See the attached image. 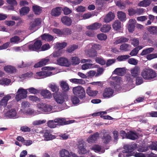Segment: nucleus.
<instances>
[{
  "label": "nucleus",
  "instance_id": "obj_1",
  "mask_svg": "<svg viewBox=\"0 0 157 157\" xmlns=\"http://www.w3.org/2000/svg\"><path fill=\"white\" fill-rule=\"evenodd\" d=\"M136 146V145L135 144L125 145L123 147L124 150L122 151L123 153H127L126 157L133 155L136 157H145V155L143 153L132 151Z\"/></svg>",
  "mask_w": 157,
  "mask_h": 157
},
{
  "label": "nucleus",
  "instance_id": "obj_2",
  "mask_svg": "<svg viewBox=\"0 0 157 157\" xmlns=\"http://www.w3.org/2000/svg\"><path fill=\"white\" fill-rule=\"evenodd\" d=\"M141 75L144 79L151 80L156 77L157 73L152 69L145 68L142 71Z\"/></svg>",
  "mask_w": 157,
  "mask_h": 157
},
{
  "label": "nucleus",
  "instance_id": "obj_3",
  "mask_svg": "<svg viewBox=\"0 0 157 157\" xmlns=\"http://www.w3.org/2000/svg\"><path fill=\"white\" fill-rule=\"evenodd\" d=\"M73 94L78 97L80 99H82L86 97V93L84 89L81 86H78L73 88Z\"/></svg>",
  "mask_w": 157,
  "mask_h": 157
},
{
  "label": "nucleus",
  "instance_id": "obj_4",
  "mask_svg": "<svg viewBox=\"0 0 157 157\" xmlns=\"http://www.w3.org/2000/svg\"><path fill=\"white\" fill-rule=\"evenodd\" d=\"M27 90L20 88L18 89L15 96L17 101H19L22 99L25 98L27 97Z\"/></svg>",
  "mask_w": 157,
  "mask_h": 157
},
{
  "label": "nucleus",
  "instance_id": "obj_5",
  "mask_svg": "<svg viewBox=\"0 0 157 157\" xmlns=\"http://www.w3.org/2000/svg\"><path fill=\"white\" fill-rule=\"evenodd\" d=\"M112 79L113 81L110 82V86L112 87H113L115 90H119L121 88L120 85L121 78L117 76L113 77Z\"/></svg>",
  "mask_w": 157,
  "mask_h": 157
},
{
  "label": "nucleus",
  "instance_id": "obj_6",
  "mask_svg": "<svg viewBox=\"0 0 157 157\" xmlns=\"http://www.w3.org/2000/svg\"><path fill=\"white\" fill-rule=\"evenodd\" d=\"M42 42L41 40H36L33 44H31L28 46V48L31 51H38L41 49Z\"/></svg>",
  "mask_w": 157,
  "mask_h": 157
},
{
  "label": "nucleus",
  "instance_id": "obj_7",
  "mask_svg": "<svg viewBox=\"0 0 157 157\" xmlns=\"http://www.w3.org/2000/svg\"><path fill=\"white\" fill-rule=\"evenodd\" d=\"M53 96L55 100L58 103L61 104L63 103L65 101V95L62 93H53Z\"/></svg>",
  "mask_w": 157,
  "mask_h": 157
},
{
  "label": "nucleus",
  "instance_id": "obj_8",
  "mask_svg": "<svg viewBox=\"0 0 157 157\" xmlns=\"http://www.w3.org/2000/svg\"><path fill=\"white\" fill-rule=\"evenodd\" d=\"M99 137V134L96 132L93 135H90L86 139V141L89 144H92L96 143Z\"/></svg>",
  "mask_w": 157,
  "mask_h": 157
},
{
  "label": "nucleus",
  "instance_id": "obj_9",
  "mask_svg": "<svg viewBox=\"0 0 157 157\" xmlns=\"http://www.w3.org/2000/svg\"><path fill=\"white\" fill-rule=\"evenodd\" d=\"M39 109L46 113H49L52 110V106L46 104L41 103L38 105Z\"/></svg>",
  "mask_w": 157,
  "mask_h": 157
},
{
  "label": "nucleus",
  "instance_id": "obj_10",
  "mask_svg": "<svg viewBox=\"0 0 157 157\" xmlns=\"http://www.w3.org/2000/svg\"><path fill=\"white\" fill-rule=\"evenodd\" d=\"M101 139L103 140V143L105 144H108L111 140V137L109 133L105 130L101 132Z\"/></svg>",
  "mask_w": 157,
  "mask_h": 157
},
{
  "label": "nucleus",
  "instance_id": "obj_11",
  "mask_svg": "<svg viewBox=\"0 0 157 157\" xmlns=\"http://www.w3.org/2000/svg\"><path fill=\"white\" fill-rule=\"evenodd\" d=\"M78 152L80 154H84L87 152L86 150L84 147L85 142L83 140H79L78 142Z\"/></svg>",
  "mask_w": 157,
  "mask_h": 157
},
{
  "label": "nucleus",
  "instance_id": "obj_12",
  "mask_svg": "<svg viewBox=\"0 0 157 157\" xmlns=\"http://www.w3.org/2000/svg\"><path fill=\"white\" fill-rule=\"evenodd\" d=\"M57 62L58 64L61 66L69 67L70 63L67 59L64 57H60L57 59Z\"/></svg>",
  "mask_w": 157,
  "mask_h": 157
},
{
  "label": "nucleus",
  "instance_id": "obj_13",
  "mask_svg": "<svg viewBox=\"0 0 157 157\" xmlns=\"http://www.w3.org/2000/svg\"><path fill=\"white\" fill-rule=\"evenodd\" d=\"M131 75L134 78L139 76L140 73V67L138 66H135L130 70Z\"/></svg>",
  "mask_w": 157,
  "mask_h": 157
},
{
  "label": "nucleus",
  "instance_id": "obj_14",
  "mask_svg": "<svg viewBox=\"0 0 157 157\" xmlns=\"http://www.w3.org/2000/svg\"><path fill=\"white\" fill-rule=\"evenodd\" d=\"M114 93V90L110 87L106 88L104 90L103 96L105 98H109L112 97Z\"/></svg>",
  "mask_w": 157,
  "mask_h": 157
},
{
  "label": "nucleus",
  "instance_id": "obj_15",
  "mask_svg": "<svg viewBox=\"0 0 157 157\" xmlns=\"http://www.w3.org/2000/svg\"><path fill=\"white\" fill-rule=\"evenodd\" d=\"M55 122L57 123L59 125H66L72 123L71 121H66L65 118H59L55 119Z\"/></svg>",
  "mask_w": 157,
  "mask_h": 157
},
{
  "label": "nucleus",
  "instance_id": "obj_16",
  "mask_svg": "<svg viewBox=\"0 0 157 157\" xmlns=\"http://www.w3.org/2000/svg\"><path fill=\"white\" fill-rule=\"evenodd\" d=\"M62 11V7H57L51 10V15L55 17H58L61 14Z\"/></svg>",
  "mask_w": 157,
  "mask_h": 157
},
{
  "label": "nucleus",
  "instance_id": "obj_17",
  "mask_svg": "<svg viewBox=\"0 0 157 157\" xmlns=\"http://www.w3.org/2000/svg\"><path fill=\"white\" fill-rule=\"evenodd\" d=\"M61 20L62 22L64 25L67 26H70L71 25L72 22V20L68 16H63L61 18Z\"/></svg>",
  "mask_w": 157,
  "mask_h": 157
},
{
  "label": "nucleus",
  "instance_id": "obj_18",
  "mask_svg": "<svg viewBox=\"0 0 157 157\" xmlns=\"http://www.w3.org/2000/svg\"><path fill=\"white\" fill-rule=\"evenodd\" d=\"M138 138L137 133L135 131H129L127 132V139L134 140L137 139Z\"/></svg>",
  "mask_w": 157,
  "mask_h": 157
},
{
  "label": "nucleus",
  "instance_id": "obj_19",
  "mask_svg": "<svg viewBox=\"0 0 157 157\" xmlns=\"http://www.w3.org/2000/svg\"><path fill=\"white\" fill-rule=\"evenodd\" d=\"M115 17L114 13L109 12L104 18V21L106 23H109L113 20Z\"/></svg>",
  "mask_w": 157,
  "mask_h": 157
},
{
  "label": "nucleus",
  "instance_id": "obj_20",
  "mask_svg": "<svg viewBox=\"0 0 157 157\" xmlns=\"http://www.w3.org/2000/svg\"><path fill=\"white\" fill-rule=\"evenodd\" d=\"M49 61L50 59H43L40 61L35 64L34 67L35 68L41 67L46 65Z\"/></svg>",
  "mask_w": 157,
  "mask_h": 157
},
{
  "label": "nucleus",
  "instance_id": "obj_21",
  "mask_svg": "<svg viewBox=\"0 0 157 157\" xmlns=\"http://www.w3.org/2000/svg\"><path fill=\"white\" fill-rule=\"evenodd\" d=\"M59 84L63 92H67L69 91L70 90L69 86L66 81H62L60 82Z\"/></svg>",
  "mask_w": 157,
  "mask_h": 157
},
{
  "label": "nucleus",
  "instance_id": "obj_22",
  "mask_svg": "<svg viewBox=\"0 0 157 157\" xmlns=\"http://www.w3.org/2000/svg\"><path fill=\"white\" fill-rule=\"evenodd\" d=\"M17 112L14 109L8 111L5 114V116L7 118H13L16 116Z\"/></svg>",
  "mask_w": 157,
  "mask_h": 157
},
{
  "label": "nucleus",
  "instance_id": "obj_23",
  "mask_svg": "<svg viewBox=\"0 0 157 157\" xmlns=\"http://www.w3.org/2000/svg\"><path fill=\"white\" fill-rule=\"evenodd\" d=\"M136 22V21L135 19H131L129 20L128 29L130 32H132L134 31L135 24Z\"/></svg>",
  "mask_w": 157,
  "mask_h": 157
},
{
  "label": "nucleus",
  "instance_id": "obj_24",
  "mask_svg": "<svg viewBox=\"0 0 157 157\" xmlns=\"http://www.w3.org/2000/svg\"><path fill=\"white\" fill-rule=\"evenodd\" d=\"M50 131L48 130H46L45 132H44L43 135V137L46 140H51L56 138L55 136L54 135H52L50 133Z\"/></svg>",
  "mask_w": 157,
  "mask_h": 157
},
{
  "label": "nucleus",
  "instance_id": "obj_25",
  "mask_svg": "<svg viewBox=\"0 0 157 157\" xmlns=\"http://www.w3.org/2000/svg\"><path fill=\"white\" fill-rule=\"evenodd\" d=\"M128 40V38L125 37L124 36H122L117 38L114 42V44L115 45H117L119 44L127 42Z\"/></svg>",
  "mask_w": 157,
  "mask_h": 157
},
{
  "label": "nucleus",
  "instance_id": "obj_26",
  "mask_svg": "<svg viewBox=\"0 0 157 157\" xmlns=\"http://www.w3.org/2000/svg\"><path fill=\"white\" fill-rule=\"evenodd\" d=\"M40 94L44 98L50 99L52 97L51 92L47 90H42Z\"/></svg>",
  "mask_w": 157,
  "mask_h": 157
},
{
  "label": "nucleus",
  "instance_id": "obj_27",
  "mask_svg": "<svg viewBox=\"0 0 157 157\" xmlns=\"http://www.w3.org/2000/svg\"><path fill=\"white\" fill-rule=\"evenodd\" d=\"M11 98V96L9 95L4 97L0 101V105L5 107L7 105L8 101Z\"/></svg>",
  "mask_w": 157,
  "mask_h": 157
},
{
  "label": "nucleus",
  "instance_id": "obj_28",
  "mask_svg": "<svg viewBox=\"0 0 157 157\" xmlns=\"http://www.w3.org/2000/svg\"><path fill=\"white\" fill-rule=\"evenodd\" d=\"M4 70L8 73H12L16 71V69L15 67L11 65H7L4 67Z\"/></svg>",
  "mask_w": 157,
  "mask_h": 157
},
{
  "label": "nucleus",
  "instance_id": "obj_29",
  "mask_svg": "<svg viewBox=\"0 0 157 157\" xmlns=\"http://www.w3.org/2000/svg\"><path fill=\"white\" fill-rule=\"evenodd\" d=\"M147 30L150 34L157 35V26H149L147 27Z\"/></svg>",
  "mask_w": 157,
  "mask_h": 157
},
{
  "label": "nucleus",
  "instance_id": "obj_30",
  "mask_svg": "<svg viewBox=\"0 0 157 157\" xmlns=\"http://www.w3.org/2000/svg\"><path fill=\"white\" fill-rule=\"evenodd\" d=\"M151 3V0H144L139 2L137 5L140 7H147L149 6Z\"/></svg>",
  "mask_w": 157,
  "mask_h": 157
},
{
  "label": "nucleus",
  "instance_id": "obj_31",
  "mask_svg": "<svg viewBox=\"0 0 157 157\" xmlns=\"http://www.w3.org/2000/svg\"><path fill=\"white\" fill-rule=\"evenodd\" d=\"M113 28L116 30H120L121 28V23L119 20L115 21L112 24Z\"/></svg>",
  "mask_w": 157,
  "mask_h": 157
},
{
  "label": "nucleus",
  "instance_id": "obj_32",
  "mask_svg": "<svg viewBox=\"0 0 157 157\" xmlns=\"http://www.w3.org/2000/svg\"><path fill=\"white\" fill-rule=\"evenodd\" d=\"M117 15L118 19L121 21H126V15L124 12L119 11L117 12Z\"/></svg>",
  "mask_w": 157,
  "mask_h": 157
},
{
  "label": "nucleus",
  "instance_id": "obj_33",
  "mask_svg": "<svg viewBox=\"0 0 157 157\" xmlns=\"http://www.w3.org/2000/svg\"><path fill=\"white\" fill-rule=\"evenodd\" d=\"M32 9L35 14L36 15H39L42 11L41 7L37 5L33 6Z\"/></svg>",
  "mask_w": 157,
  "mask_h": 157
},
{
  "label": "nucleus",
  "instance_id": "obj_34",
  "mask_svg": "<svg viewBox=\"0 0 157 157\" xmlns=\"http://www.w3.org/2000/svg\"><path fill=\"white\" fill-rule=\"evenodd\" d=\"M101 25V24L98 23H95L87 27V28L89 29L96 30L99 28Z\"/></svg>",
  "mask_w": 157,
  "mask_h": 157
},
{
  "label": "nucleus",
  "instance_id": "obj_35",
  "mask_svg": "<svg viewBox=\"0 0 157 157\" xmlns=\"http://www.w3.org/2000/svg\"><path fill=\"white\" fill-rule=\"evenodd\" d=\"M116 6L121 10L125 9L126 6V2H123L121 0L117 1L116 2Z\"/></svg>",
  "mask_w": 157,
  "mask_h": 157
},
{
  "label": "nucleus",
  "instance_id": "obj_36",
  "mask_svg": "<svg viewBox=\"0 0 157 157\" xmlns=\"http://www.w3.org/2000/svg\"><path fill=\"white\" fill-rule=\"evenodd\" d=\"M61 157H72L68 151L65 149L62 150L60 152Z\"/></svg>",
  "mask_w": 157,
  "mask_h": 157
},
{
  "label": "nucleus",
  "instance_id": "obj_37",
  "mask_svg": "<svg viewBox=\"0 0 157 157\" xmlns=\"http://www.w3.org/2000/svg\"><path fill=\"white\" fill-rule=\"evenodd\" d=\"M49 87L53 92H55V93H58V92L59 90V86L56 84H50Z\"/></svg>",
  "mask_w": 157,
  "mask_h": 157
},
{
  "label": "nucleus",
  "instance_id": "obj_38",
  "mask_svg": "<svg viewBox=\"0 0 157 157\" xmlns=\"http://www.w3.org/2000/svg\"><path fill=\"white\" fill-rule=\"evenodd\" d=\"M42 40H47L51 41L53 39V37L48 34H44L41 36Z\"/></svg>",
  "mask_w": 157,
  "mask_h": 157
},
{
  "label": "nucleus",
  "instance_id": "obj_39",
  "mask_svg": "<svg viewBox=\"0 0 157 157\" xmlns=\"http://www.w3.org/2000/svg\"><path fill=\"white\" fill-rule=\"evenodd\" d=\"M70 81L73 83L79 84H83L85 83V81L82 79L77 78H71L70 80Z\"/></svg>",
  "mask_w": 157,
  "mask_h": 157
},
{
  "label": "nucleus",
  "instance_id": "obj_40",
  "mask_svg": "<svg viewBox=\"0 0 157 157\" xmlns=\"http://www.w3.org/2000/svg\"><path fill=\"white\" fill-rule=\"evenodd\" d=\"M87 94L90 96H95L98 93V91L96 90L94 91L91 90L90 87H88L86 90Z\"/></svg>",
  "mask_w": 157,
  "mask_h": 157
},
{
  "label": "nucleus",
  "instance_id": "obj_41",
  "mask_svg": "<svg viewBox=\"0 0 157 157\" xmlns=\"http://www.w3.org/2000/svg\"><path fill=\"white\" fill-rule=\"evenodd\" d=\"M130 45L128 44L124 43L121 45L120 48V50L121 51L126 52L130 50Z\"/></svg>",
  "mask_w": 157,
  "mask_h": 157
},
{
  "label": "nucleus",
  "instance_id": "obj_42",
  "mask_svg": "<svg viewBox=\"0 0 157 157\" xmlns=\"http://www.w3.org/2000/svg\"><path fill=\"white\" fill-rule=\"evenodd\" d=\"M154 49V48L152 47L147 48L142 51V52L140 54V55L142 56H143L147 55L149 53L152 52Z\"/></svg>",
  "mask_w": 157,
  "mask_h": 157
},
{
  "label": "nucleus",
  "instance_id": "obj_43",
  "mask_svg": "<svg viewBox=\"0 0 157 157\" xmlns=\"http://www.w3.org/2000/svg\"><path fill=\"white\" fill-rule=\"evenodd\" d=\"M111 29L110 25H104L101 28L100 30L103 33L108 32Z\"/></svg>",
  "mask_w": 157,
  "mask_h": 157
},
{
  "label": "nucleus",
  "instance_id": "obj_44",
  "mask_svg": "<svg viewBox=\"0 0 157 157\" xmlns=\"http://www.w3.org/2000/svg\"><path fill=\"white\" fill-rule=\"evenodd\" d=\"M30 10L29 8L28 7H22L20 11L21 15H25L28 13Z\"/></svg>",
  "mask_w": 157,
  "mask_h": 157
},
{
  "label": "nucleus",
  "instance_id": "obj_45",
  "mask_svg": "<svg viewBox=\"0 0 157 157\" xmlns=\"http://www.w3.org/2000/svg\"><path fill=\"white\" fill-rule=\"evenodd\" d=\"M114 74L119 76H123L124 74V71L122 68H116L113 71Z\"/></svg>",
  "mask_w": 157,
  "mask_h": 157
},
{
  "label": "nucleus",
  "instance_id": "obj_46",
  "mask_svg": "<svg viewBox=\"0 0 157 157\" xmlns=\"http://www.w3.org/2000/svg\"><path fill=\"white\" fill-rule=\"evenodd\" d=\"M91 149L96 152H99L101 151V146L98 144H95L92 147Z\"/></svg>",
  "mask_w": 157,
  "mask_h": 157
},
{
  "label": "nucleus",
  "instance_id": "obj_47",
  "mask_svg": "<svg viewBox=\"0 0 157 157\" xmlns=\"http://www.w3.org/2000/svg\"><path fill=\"white\" fill-rule=\"evenodd\" d=\"M20 40V38L19 36H15L10 39V41L12 43L18 44Z\"/></svg>",
  "mask_w": 157,
  "mask_h": 157
},
{
  "label": "nucleus",
  "instance_id": "obj_48",
  "mask_svg": "<svg viewBox=\"0 0 157 157\" xmlns=\"http://www.w3.org/2000/svg\"><path fill=\"white\" fill-rule=\"evenodd\" d=\"M71 61L73 65H75L78 64L80 63V59L77 57H71Z\"/></svg>",
  "mask_w": 157,
  "mask_h": 157
},
{
  "label": "nucleus",
  "instance_id": "obj_49",
  "mask_svg": "<svg viewBox=\"0 0 157 157\" xmlns=\"http://www.w3.org/2000/svg\"><path fill=\"white\" fill-rule=\"evenodd\" d=\"M62 36L70 35L72 33L71 29L68 28H65L62 30Z\"/></svg>",
  "mask_w": 157,
  "mask_h": 157
},
{
  "label": "nucleus",
  "instance_id": "obj_50",
  "mask_svg": "<svg viewBox=\"0 0 157 157\" xmlns=\"http://www.w3.org/2000/svg\"><path fill=\"white\" fill-rule=\"evenodd\" d=\"M10 82V80L7 78H3L0 80V84L2 85H8Z\"/></svg>",
  "mask_w": 157,
  "mask_h": 157
},
{
  "label": "nucleus",
  "instance_id": "obj_51",
  "mask_svg": "<svg viewBox=\"0 0 157 157\" xmlns=\"http://www.w3.org/2000/svg\"><path fill=\"white\" fill-rule=\"evenodd\" d=\"M130 57L128 55H124L119 56L117 58L118 61H121L125 60Z\"/></svg>",
  "mask_w": 157,
  "mask_h": 157
},
{
  "label": "nucleus",
  "instance_id": "obj_52",
  "mask_svg": "<svg viewBox=\"0 0 157 157\" xmlns=\"http://www.w3.org/2000/svg\"><path fill=\"white\" fill-rule=\"evenodd\" d=\"M67 45V43L65 42L62 43H57L56 44V47L59 48V49H61L64 48Z\"/></svg>",
  "mask_w": 157,
  "mask_h": 157
},
{
  "label": "nucleus",
  "instance_id": "obj_53",
  "mask_svg": "<svg viewBox=\"0 0 157 157\" xmlns=\"http://www.w3.org/2000/svg\"><path fill=\"white\" fill-rule=\"evenodd\" d=\"M63 52V50L59 49L58 50L52 53V56L56 58L61 56L62 53Z\"/></svg>",
  "mask_w": 157,
  "mask_h": 157
},
{
  "label": "nucleus",
  "instance_id": "obj_54",
  "mask_svg": "<svg viewBox=\"0 0 157 157\" xmlns=\"http://www.w3.org/2000/svg\"><path fill=\"white\" fill-rule=\"evenodd\" d=\"M55 120H50L47 122V125L48 127L51 128H54L56 127L57 124H55Z\"/></svg>",
  "mask_w": 157,
  "mask_h": 157
},
{
  "label": "nucleus",
  "instance_id": "obj_55",
  "mask_svg": "<svg viewBox=\"0 0 157 157\" xmlns=\"http://www.w3.org/2000/svg\"><path fill=\"white\" fill-rule=\"evenodd\" d=\"M78 46L75 44H73L70 47H69L67 49V51L71 53L74 51L75 49L78 48Z\"/></svg>",
  "mask_w": 157,
  "mask_h": 157
},
{
  "label": "nucleus",
  "instance_id": "obj_56",
  "mask_svg": "<svg viewBox=\"0 0 157 157\" xmlns=\"http://www.w3.org/2000/svg\"><path fill=\"white\" fill-rule=\"evenodd\" d=\"M44 71H41L36 73L35 77L38 79L44 78Z\"/></svg>",
  "mask_w": 157,
  "mask_h": 157
},
{
  "label": "nucleus",
  "instance_id": "obj_57",
  "mask_svg": "<svg viewBox=\"0 0 157 157\" xmlns=\"http://www.w3.org/2000/svg\"><path fill=\"white\" fill-rule=\"evenodd\" d=\"M78 98V97L75 95L72 97L71 100L73 104L75 105L79 103L80 101Z\"/></svg>",
  "mask_w": 157,
  "mask_h": 157
},
{
  "label": "nucleus",
  "instance_id": "obj_58",
  "mask_svg": "<svg viewBox=\"0 0 157 157\" xmlns=\"http://www.w3.org/2000/svg\"><path fill=\"white\" fill-rule=\"evenodd\" d=\"M62 10L63 11L64 14L66 15H68L72 13L71 10L67 7L62 8Z\"/></svg>",
  "mask_w": 157,
  "mask_h": 157
},
{
  "label": "nucleus",
  "instance_id": "obj_59",
  "mask_svg": "<svg viewBox=\"0 0 157 157\" xmlns=\"http://www.w3.org/2000/svg\"><path fill=\"white\" fill-rule=\"evenodd\" d=\"M97 36L98 39L101 40H105L107 39V36L104 33L98 34L97 35Z\"/></svg>",
  "mask_w": 157,
  "mask_h": 157
},
{
  "label": "nucleus",
  "instance_id": "obj_60",
  "mask_svg": "<svg viewBox=\"0 0 157 157\" xmlns=\"http://www.w3.org/2000/svg\"><path fill=\"white\" fill-rule=\"evenodd\" d=\"M95 61L97 63L102 65H104L105 63V61L103 59L100 57H96Z\"/></svg>",
  "mask_w": 157,
  "mask_h": 157
},
{
  "label": "nucleus",
  "instance_id": "obj_61",
  "mask_svg": "<svg viewBox=\"0 0 157 157\" xmlns=\"http://www.w3.org/2000/svg\"><path fill=\"white\" fill-rule=\"evenodd\" d=\"M27 90H28L29 92L31 94H36L40 93L39 90L33 87L29 88Z\"/></svg>",
  "mask_w": 157,
  "mask_h": 157
},
{
  "label": "nucleus",
  "instance_id": "obj_62",
  "mask_svg": "<svg viewBox=\"0 0 157 157\" xmlns=\"http://www.w3.org/2000/svg\"><path fill=\"white\" fill-rule=\"evenodd\" d=\"M76 11L78 12H84L86 10V8L82 6H80L77 7L76 9Z\"/></svg>",
  "mask_w": 157,
  "mask_h": 157
},
{
  "label": "nucleus",
  "instance_id": "obj_63",
  "mask_svg": "<svg viewBox=\"0 0 157 157\" xmlns=\"http://www.w3.org/2000/svg\"><path fill=\"white\" fill-rule=\"evenodd\" d=\"M30 100L33 101H40V99L36 96L30 95L29 96Z\"/></svg>",
  "mask_w": 157,
  "mask_h": 157
},
{
  "label": "nucleus",
  "instance_id": "obj_64",
  "mask_svg": "<svg viewBox=\"0 0 157 157\" xmlns=\"http://www.w3.org/2000/svg\"><path fill=\"white\" fill-rule=\"evenodd\" d=\"M20 130L24 132H29L31 131L30 128L26 125L21 127Z\"/></svg>",
  "mask_w": 157,
  "mask_h": 157
}]
</instances>
